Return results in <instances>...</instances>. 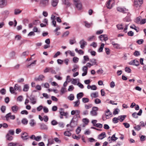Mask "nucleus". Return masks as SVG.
I'll list each match as a JSON object with an SVG mask.
<instances>
[{"label": "nucleus", "instance_id": "obj_56", "mask_svg": "<svg viewBox=\"0 0 146 146\" xmlns=\"http://www.w3.org/2000/svg\"><path fill=\"white\" fill-rule=\"evenodd\" d=\"M14 133L15 131L14 130L10 129L9 130L8 133L7 134H8L9 135H14Z\"/></svg>", "mask_w": 146, "mask_h": 146}, {"label": "nucleus", "instance_id": "obj_63", "mask_svg": "<svg viewBox=\"0 0 146 146\" xmlns=\"http://www.w3.org/2000/svg\"><path fill=\"white\" fill-rule=\"evenodd\" d=\"M125 71L126 72L129 73L131 72V70L129 68L127 67L125 68Z\"/></svg>", "mask_w": 146, "mask_h": 146}, {"label": "nucleus", "instance_id": "obj_31", "mask_svg": "<svg viewBox=\"0 0 146 146\" xmlns=\"http://www.w3.org/2000/svg\"><path fill=\"white\" fill-rule=\"evenodd\" d=\"M58 2V0H52L51 3L52 5L55 7L57 5Z\"/></svg>", "mask_w": 146, "mask_h": 146}, {"label": "nucleus", "instance_id": "obj_49", "mask_svg": "<svg viewBox=\"0 0 146 146\" xmlns=\"http://www.w3.org/2000/svg\"><path fill=\"white\" fill-rule=\"evenodd\" d=\"M29 124L31 126H33L36 124L35 122V121L34 119H31L30 122Z\"/></svg>", "mask_w": 146, "mask_h": 146}, {"label": "nucleus", "instance_id": "obj_6", "mask_svg": "<svg viewBox=\"0 0 146 146\" xmlns=\"http://www.w3.org/2000/svg\"><path fill=\"white\" fill-rule=\"evenodd\" d=\"M11 113L9 112L8 113L6 114L5 116V118L6 120L8 121L9 120V118H10V119H14L15 118V115H11Z\"/></svg>", "mask_w": 146, "mask_h": 146}, {"label": "nucleus", "instance_id": "obj_13", "mask_svg": "<svg viewBox=\"0 0 146 146\" xmlns=\"http://www.w3.org/2000/svg\"><path fill=\"white\" fill-rule=\"evenodd\" d=\"M99 38L100 40L102 41H103L104 40L106 41L108 40V36L106 35H101L99 36Z\"/></svg>", "mask_w": 146, "mask_h": 146}, {"label": "nucleus", "instance_id": "obj_1", "mask_svg": "<svg viewBox=\"0 0 146 146\" xmlns=\"http://www.w3.org/2000/svg\"><path fill=\"white\" fill-rule=\"evenodd\" d=\"M80 114L75 115L72 118L70 122V123H73L74 125L76 126L77 125L78 118H80Z\"/></svg>", "mask_w": 146, "mask_h": 146}, {"label": "nucleus", "instance_id": "obj_14", "mask_svg": "<svg viewBox=\"0 0 146 146\" xmlns=\"http://www.w3.org/2000/svg\"><path fill=\"white\" fill-rule=\"evenodd\" d=\"M82 71L84 72L82 73V76H83L86 75L88 72V68L86 66H84L82 67Z\"/></svg>", "mask_w": 146, "mask_h": 146}, {"label": "nucleus", "instance_id": "obj_8", "mask_svg": "<svg viewBox=\"0 0 146 146\" xmlns=\"http://www.w3.org/2000/svg\"><path fill=\"white\" fill-rule=\"evenodd\" d=\"M7 4L6 0H0V8H3L7 5Z\"/></svg>", "mask_w": 146, "mask_h": 146}, {"label": "nucleus", "instance_id": "obj_54", "mask_svg": "<svg viewBox=\"0 0 146 146\" xmlns=\"http://www.w3.org/2000/svg\"><path fill=\"white\" fill-rule=\"evenodd\" d=\"M134 128L137 131H139L141 129V125H137V126L134 127Z\"/></svg>", "mask_w": 146, "mask_h": 146}, {"label": "nucleus", "instance_id": "obj_19", "mask_svg": "<svg viewBox=\"0 0 146 146\" xmlns=\"http://www.w3.org/2000/svg\"><path fill=\"white\" fill-rule=\"evenodd\" d=\"M106 133L104 132H103L99 135L98 138L100 139H102L106 137Z\"/></svg>", "mask_w": 146, "mask_h": 146}, {"label": "nucleus", "instance_id": "obj_5", "mask_svg": "<svg viewBox=\"0 0 146 146\" xmlns=\"http://www.w3.org/2000/svg\"><path fill=\"white\" fill-rule=\"evenodd\" d=\"M27 97L29 98L31 103L33 104H35L36 103L37 99L35 96L31 95L29 97L28 96Z\"/></svg>", "mask_w": 146, "mask_h": 146}, {"label": "nucleus", "instance_id": "obj_20", "mask_svg": "<svg viewBox=\"0 0 146 146\" xmlns=\"http://www.w3.org/2000/svg\"><path fill=\"white\" fill-rule=\"evenodd\" d=\"M40 128L41 129L47 130L48 127L44 123H41L40 124Z\"/></svg>", "mask_w": 146, "mask_h": 146}, {"label": "nucleus", "instance_id": "obj_28", "mask_svg": "<svg viewBox=\"0 0 146 146\" xmlns=\"http://www.w3.org/2000/svg\"><path fill=\"white\" fill-rule=\"evenodd\" d=\"M29 88V85L28 84H25L24 85L23 88V91L25 92H27Z\"/></svg>", "mask_w": 146, "mask_h": 146}, {"label": "nucleus", "instance_id": "obj_37", "mask_svg": "<svg viewBox=\"0 0 146 146\" xmlns=\"http://www.w3.org/2000/svg\"><path fill=\"white\" fill-rule=\"evenodd\" d=\"M76 52H78L79 54L80 55H83L84 54V52L81 50H78L77 48H76L75 49Z\"/></svg>", "mask_w": 146, "mask_h": 146}, {"label": "nucleus", "instance_id": "obj_10", "mask_svg": "<svg viewBox=\"0 0 146 146\" xmlns=\"http://www.w3.org/2000/svg\"><path fill=\"white\" fill-rule=\"evenodd\" d=\"M129 64L130 65H134L136 66H138L139 64V61L135 60H131L129 63Z\"/></svg>", "mask_w": 146, "mask_h": 146}, {"label": "nucleus", "instance_id": "obj_7", "mask_svg": "<svg viewBox=\"0 0 146 146\" xmlns=\"http://www.w3.org/2000/svg\"><path fill=\"white\" fill-rule=\"evenodd\" d=\"M49 0H40V5L42 7H45L48 5Z\"/></svg>", "mask_w": 146, "mask_h": 146}, {"label": "nucleus", "instance_id": "obj_55", "mask_svg": "<svg viewBox=\"0 0 146 146\" xmlns=\"http://www.w3.org/2000/svg\"><path fill=\"white\" fill-rule=\"evenodd\" d=\"M6 110V107L4 106H2L1 108V110L3 113H4Z\"/></svg>", "mask_w": 146, "mask_h": 146}, {"label": "nucleus", "instance_id": "obj_61", "mask_svg": "<svg viewBox=\"0 0 146 146\" xmlns=\"http://www.w3.org/2000/svg\"><path fill=\"white\" fill-rule=\"evenodd\" d=\"M69 34V32L68 31H66L62 35V37H66Z\"/></svg>", "mask_w": 146, "mask_h": 146}, {"label": "nucleus", "instance_id": "obj_35", "mask_svg": "<svg viewBox=\"0 0 146 146\" xmlns=\"http://www.w3.org/2000/svg\"><path fill=\"white\" fill-rule=\"evenodd\" d=\"M21 12V11L19 9H15L14 10V14L18 15L20 14Z\"/></svg>", "mask_w": 146, "mask_h": 146}, {"label": "nucleus", "instance_id": "obj_22", "mask_svg": "<svg viewBox=\"0 0 146 146\" xmlns=\"http://www.w3.org/2000/svg\"><path fill=\"white\" fill-rule=\"evenodd\" d=\"M48 143L47 144V146L51 145L54 143V139L52 138H49L48 140Z\"/></svg>", "mask_w": 146, "mask_h": 146}, {"label": "nucleus", "instance_id": "obj_53", "mask_svg": "<svg viewBox=\"0 0 146 146\" xmlns=\"http://www.w3.org/2000/svg\"><path fill=\"white\" fill-rule=\"evenodd\" d=\"M22 123L24 125H26L27 124L28 121L26 119L24 118L21 121Z\"/></svg>", "mask_w": 146, "mask_h": 146}, {"label": "nucleus", "instance_id": "obj_59", "mask_svg": "<svg viewBox=\"0 0 146 146\" xmlns=\"http://www.w3.org/2000/svg\"><path fill=\"white\" fill-rule=\"evenodd\" d=\"M78 60L79 58L76 57H74L73 58V61L75 63H77Z\"/></svg>", "mask_w": 146, "mask_h": 146}, {"label": "nucleus", "instance_id": "obj_16", "mask_svg": "<svg viewBox=\"0 0 146 146\" xmlns=\"http://www.w3.org/2000/svg\"><path fill=\"white\" fill-rule=\"evenodd\" d=\"M21 137L23 140H27L29 138L27 133L26 132L22 133Z\"/></svg>", "mask_w": 146, "mask_h": 146}, {"label": "nucleus", "instance_id": "obj_30", "mask_svg": "<svg viewBox=\"0 0 146 146\" xmlns=\"http://www.w3.org/2000/svg\"><path fill=\"white\" fill-rule=\"evenodd\" d=\"M105 115L106 116V119L109 118L108 116L109 115H112L110 111V110L108 109L107 111H105Z\"/></svg>", "mask_w": 146, "mask_h": 146}, {"label": "nucleus", "instance_id": "obj_21", "mask_svg": "<svg viewBox=\"0 0 146 146\" xmlns=\"http://www.w3.org/2000/svg\"><path fill=\"white\" fill-rule=\"evenodd\" d=\"M134 3L135 5L140 6L143 3V0H135Z\"/></svg>", "mask_w": 146, "mask_h": 146}, {"label": "nucleus", "instance_id": "obj_17", "mask_svg": "<svg viewBox=\"0 0 146 146\" xmlns=\"http://www.w3.org/2000/svg\"><path fill=\"white\" fill-rule=\"evenodd\" d=\"M63 4L66 5L67 7H68L70 6L71 3L69 1V0H65L62 2Z\"/></svg>", "mask_w": 146, "mask_h": 146}, {"label": "nucleus", "instance_id": "obj_51", "mask_svg": "<svg viewBox=\"0 0 146 146\" xmlns=\"http://www.w3.org/2000/svg\"><path fill=\"white\" fill-rule=\"evenodd\" d=\"M84 23H85V26L86 27L88 28H89L90 27L91 24L88 23L86 21L84 22Z\"/></svg>", "mask_w": 146, "mask_h": 146}, {"label": "nucleus", "instance_id": "obj_62", "mask_svg": "<svg viewBox=\"0 0 146 146\" xmlns=\"http://www.w3.org/2000/svg\"><path fill=\"white\" fill-rule=\"evenodd\" d=\"M74 89V87L72 85H70L69 86L68 89V91H71L73 90Z\"/></svg>", "mask_w": 146, "mask_h": 146}, {"label": "nucleus", "instance_id": "obj_33", "mask_svg": "<svg viewBox=\"0 0 146 146\" xmlns=\"http://www.w3.org/2000/svg\"><path fill=\"white\" fill-rule=\"evenodd\" d=\"M84 96L83 93L82 92H80L77 95V98L78 100H79L82 98Z\"/></svg>", "mask_w": 146, "mask_h": 146}, {"label": "nucleus", "instance_id": "obj_48", "mask_svg": "<svg viewBox=\"0 0 146 146\" xmlns=\"http://www.w3.org/2000/svg\"><path fill=\"white\" fill-rule=\"evenodd\" d=\"M64 134L65 136L69 137L71 135V133L68 131H66L64 132Z\"/></svg>", "mask_w": 146, "mask_h": 146}, {"label": "nucleus", "instance_id": "obj_38", "mask_svg": "<svg viewBox=\"0 0 146 146\" xmlns=\"http://www.w3.org/2000/svg\"><path fill=\"white\" fill-rule=\"evenodd\" d=\"M74 98V96L73 94H71L68 97V99L70 101L73 100Z\"/></svg>", "mask_w": 146, "mask_h": 146}, {"label": "nucleus", "instance_id": "obj_12", "mask_svg": "<svg viewBox=\"0 0 146 146\" xmlns=\"http://www.w3.org/2000/svg\"><path fill=\"white\" fill-rule=\"evenodd\" d=\"M79 44H80V47L82 49H84L85 46L87 44V42L84 41L83 39L80 41L79 42Z\"/></svg>", "mask_w": 146, "mask_h": 146}, {"label": "nucleus", "instance_id": "obj_47", "mask_svg": "<svg viewBox=\"0 0 146 146\" xmlns=\"http://www.w3.org/2000/svg\"><path fill=\"white\" fill-rule=\"evenodd\" d=\"M82 101L84 103L88 102L89 101V99L88 98H83L82 99Z\"/></svg>", "mask_w": 146, "mask_h": 146}, {"label": "nucleus", "instance_id": "obj_36", "mask_svg": "<svg viewBox=\"0 0 146 146\" xmlns=\"http://www.w3.org/2000/svg\"><path fill=\"white\" fill-rule=\"evenodd\" d=\"M126 117V115H120L118 116L119 120H120V122H122Z\"/></svg>", "mask_w": 146, "mask_h": 146}, {"label": "nucleus", "instance_id": "obj_29", "mask_svg": "<svg viewBox=\"0 0 146 146\" xmlns=\"http://www.w3.org/2000/svg\"><path fill=\"white\" fill-rule=\"evenodd\" d=\"M111 44L113 46V47L114 48L117 49H118L119 48V45L118 44L115 43L114 42H112Z\"/></svg>", "mask_w": 146, "mask_h": 146}, {"label": "nucleus", "instance_id": "obj_23", "mask_svg": "<svg viewBox=\"0 0 146 146\" xmlns=\"http://www.w3.org/2000/svg\"><path fill=\"white\" fill-rule=\"evenodd\" d=\"M80 111L79 110H72L71 111V114L72 115H76L78 114H80Z\"/></svg>", "mask_w": 146, "mask_h": 146}, {"label": "nucleus", "instance_id": "obj_9", "mask_svg": "<svg viewBox=\"0 0 146 146\" xmlns=\"http://www.w3.org/2000/svg\"><path fill=\"white\" fill-rule=\"evenodd\" d=\"M20 108L16 105H14L11 108L12 111L14 113H16L19 110Z\"/></svg>", "mask_w": 146, "mask_h": 146}, {"label": "nucleus", "instance_id": "obj_26", "mask_svg": "<svg viewBox=\"0 0 146 146\" xmlns=\"http://www.w3.org/2000/svg\"><path fill=\"white\" fill-rule=\"evenodd\" d=\"M131 15V14L130 13V15H127V16L124 18L123 20L124 22H130L131 21L130 16Z\"/></svg>", "mask_w": 146, "mask_h": 146}, {"label": "nucleus", "instance_id": "obj_11", "mask_svg": "<svg viewBox=\"0 0 146 146\" xmlns=\"http://www.w3.org/2000/svg\"><path fill=\"white\" fill-rule=\"evenodd\" d=\"M60 115L64 116H65L66 118L68 117V113L67 112H64V109L63 108H61L60 109Z\"/></svg>", "mask_w": 146, "mask_h": 146}, {"label": "nucleus", "instance_id": "obj_24", "mask_svg": "<svg viewBox=\"0 0 146 146\" xmlns=\"http://www.w3.org/2000/svg\"><path fill=\"white\" fill-rule=\"evenodd\" d=\"M90 61L91 62V64H92V65H98V64L96 60L95 59L93 58L91 59L90 60Z\"/></svg>", "mask_w": 146, "mask_h": 146}, {"label": "nucleus", "instance_id": "obj_27", "mask_svg": "<svg viewBox=\"0 0 146 146\" xmlns=\"http://www.w3.org/2000/svg\"><path fill=\"white\" fill-rule=\"evenodd\" d=\"M115 134H113L112 135L111 137H110V136L108 138V139L109 141H110V140L109 139L111 138V140L113 141H115L117 140L118 138L117 137H115Z\"/></svg>", "mask_w": 146, "mask_h": 146}, {"label": "nucleus", "instance_id": "obj_4", "mask_svg": "<svg viewBox=\"0 0 146 146\" xmlns=\"http://www.w3.org/2000/svg\"><path fill=\"white\" fill-rule=\"evenodd\" d=\"M98 108L96 107H94L92 108V110L90 111V114L92 116H95L97 115Z\"/></svg>", "mask_w": 146, "mask_h": 146}, {"label": "nucleus", "instance_id": "obj_32", "mask_svg": "<svg viewBox=\"0 0 146 146\" xmlns=\"http://www.w3.org/2000/svg\"><path fill=\"white\" fill-rule=\"evenodd\" d=\"M90 96L92 98H97L98 96V93L97 92H96L92 93L91 94Z\"/></svg>", "mask_w": 146, "mask_h": 146}, {"label": "nucleus", "instance_id": "obj_3", "mask_svg": "<svg viewBox=\"0 0 146 146\" xmlns=\"http://www.w3.org/2000/svg\"><path fill=\"white\" fill-rule=\"evenodd\" d=\"M74 4L78 10H81L82 8V5L80 0H73Z\"/></svg>", "mask_w": 146, "mask_h": 146}, {"label": "nucleus", "instance_id": "obj_58", "mask_svg": "<svg viewBox=\"0 0 146 146\" xmlns=\"http://www.w3.org/2000/svg\"><path fill=\"white\" fill-rule=\"evenodd\" d=\"M29 51H27L23 52L22 53L21 55V56H27L29 54Z\"/></svg>", "mask_w": 146, "mask_h": 146}, {"label": "nucleus", "instance_id": "obj_42", "mask_svg": "<svg viewBox=\"0 0 146 146\" xmlns=\"http://www.w3.org/2000/svg\"><path fill=\"white\" fill-rule=\"evenodd\" d=\"M76 42L75 38H73L72 39H70L69 40V43L71 45H72Z\"/></svg>", "mask_w": 146, "mask_h": 146}, {"label": "nucleus", "instance_id": "obj_40", "mask_svg": "<svg viewBox=\"0 0 146 146\" xmlns=\"http://www.w3.org/2000/svg\"><path fill=\"white\" fill-rule=\"evenodd\" d=\"M113 0H109L108 2L107 3L106 6L108 9H111V6L110 5V2Z\"/></svg>", "mask_w": 146, "mask_h": 146}, {"label": "nucleus", "instance_id": "obj_15", "mask_svg": "<svg viewBox=\"0 0 146 146\" xmlns=\"http://www.w3.org/2000/svg\"><path fill=\"white\" fill-rule=\"evenodd\" d=\"M9 14V11L8 10H5L2 13V15L5 19L8 17Z\"/></svg>", "mask_w": 146, "mask_h": 146}, {"label": "nucleus", "instance_id": "obj_18", "mask_svg": "<svg viewBox=\"0 0 146 146\" xmlns=\"http://www.w3.org/2000/svg\"><path fill=\"white\" fill-rule=\"evenodd\" d=\"M44 78V76L42 75H40L38 78H35V80L36 81H41L43 80Z\"/></svg>", "mask_w": 146, "mask_h": 146}, {"label": "nucleus", "instance_id": "obj_39", "mask_svg": "<svg viewBox=\"0 0 146 146\" xmlns=\"http://www.w3.org/2000/svg\"><path fill=\"white\" fill-rule=\"evenodd\" d=\"M72 138L74 139H76L77 140H79L81 138V136L79 135L78 136H76L75 134H73L72 135Z\"/></svg>", "mask_w": 146, "mask_h": 146}, {"label": "nucleus", "instance_id": "obj_2", "mask_svg": "<svg viewBox=\"0 0 146 146\" xmlns=\"http://www.w3.org/2000/svg\"><path fill=\"white\" fill-rule=\"evenodd\" d=\"M117 11L121 13H127V15H130V13L129 12L128 9L125 7H118L117 8Z\"/></svg>", "mask_w": 146, "mask_h": 146}, {"label": "nucleus", "instance_id": "obj_46", "mask_svg": "<svg viewBox=\"0 0 146 146\" xmlns=\"http://www.w3.org/2000/svg\"><path fill=\"white\" fill-rule=\"evenodd\" d=\"M95 36L94 35H92L89 37L88 39V41H92L95 39Z\"/></svg>", "mask_w": 146, "mask_h": 146}, {"label": "nucleus", "instance_id": "obj_64", "mask_svg": "<svg viewBox=\"0 0 146 146\" xmlns=\"http://www.w3.org/2000/svg\"><path fill=\"white\" fill-rule=\"evenodd\" d=\"M94 126L99 128H102L103 127L102 125L100 123H96L94 125Z\"/></svg>", "mask_w": 146, "mask_h": 146}, {"label": "nucleus", "instance_id": "obj_52", "mask_svg": "<svg viewBox=\"0 0 146 146\" xmlns=\"http://www.w3.org/2000/svg\"><path fill=\"white\" fill-rule=\"evenodd\" d=\"M8 145V146H18L19 145V144L17 143H14L11 142L9 143Z\"/></svg>", "mask_w": 146, "mask_h": 146}, {"label": "nucleus", "instance_id": "obj_60", "mask_svg": "<svg viewBox=\"0 0 146 146\" xmlns=\"http://www.w3.org/2000/svg\"><path fill=\"white\" fill-rule=\"evenodd\" d=\"M81 131V128L80 127H78L76 130V133L77 134H78Z\"/></svg>", "mask_w": 146, "mask_h": 146}, {"label": "nucleus", "instance_id": "obj_44", "mask_svg": "<svg viewBox=\"0 0 146 146\" xmlns=\"http://www.w3.org/2000/svg\"><path fill=\"white\" fill-rule=\"evenodd\" d=\"M104 46V43H102L100 48L98 50V52H102V51Z\"/></svg>", "mask_w": 146, "mask_h": 146}, {"label": "nucleus", "instance_id": "obj_25", "mask_svg": "<svg viewBox=\"0 0 146 146\" xmlns=\"http://www.w3.org/2000/svg\"><path fill=\"white\" fill-rule=\"evenodd\" d=\"M21 87L18 84H16L14 86V89L15 91H20L21 90Z\"/></svg>", "mask_w": 146, "mask_h": 146}, {"label": "nucleus", "instance_id": "obj_34", "mask_svg": "<svg viewBox=\"0 0 146 146\" xmlns=\"http://www.w3.org/2000/svg\"><path fill=\"white\" fill-rule=\"evenodd\" d=\"M6 138L9 141H11L13 139V137L12 136L7 134L6 135Z\"/></svg>", "mask_w": 146, "mask_h": 146}, {"label": "nucleus", "instance_id": "obj_50", "mask_svg": "<svg viewBox=\"0 0 146 146\" xmlns=\"http://www.w3.org/2000/svg\"><path fill=\"white\" fill-rule=\"evenodd\" d=\"M49 70V72H50L52 74H56V72L52 67H50Z\"/></svg>", "mask_w": 146, "mask_h": 146}, {"label": "nucleus", "instance_id": "obj_41", "mask_svg": "<svg viewBox=\"0 0 146 146\" xmlns=\"http://www.w3.org/2000/svg\"><path fill=\"white\" fill-rule=\"evenodd\" d=\"M117 27L119 30H123V25L122 24H119L117 25Z\"/></svg>", "mask_w": 146, "mask_h": 146}, {"label": "nucleus", "instance_id": "obj_43", "mask_svg": "<svg viewBox=\"0 0 146 146\" xmlns=\"http://www.w3.org/2000/svg\"><path fill=\"white\" fill-rule=\"evenodd\" d=\"M74 107L78 106L80 104V102L79 100H78L75 102H74Z\"/></svg>", "mask_w": 146, "mask_h": 146}, {"label": "nucleus", "instance_id": "obj_45", "mask_svg": "<svg viewBox=\"0 0 146 146\" xmlns=\"http://www.w3.org/2000/svg\"><path fill=\"white\" fill-rule=\"evenodd\" d=\"M82 121L86 125H87L89 122V120L86 118L83 119Z\"/></svg>", "mask_w": 146, "mask_h": 146}, {"label": "nucleus", "instance_id": "obj_57", "mask_svg": "<svg viewBox=\"0 0 146 146\" xmlns=\"http://www.w3.org/2000/svg\"><path fill=\"white\" fill-rule=\"evenodd\" d=\"M118 118L114 117L112 119V121L114 123H116L118 122Z\"/></svg>", "mask_w": 146, "mask_h": 146}]
</instances>
